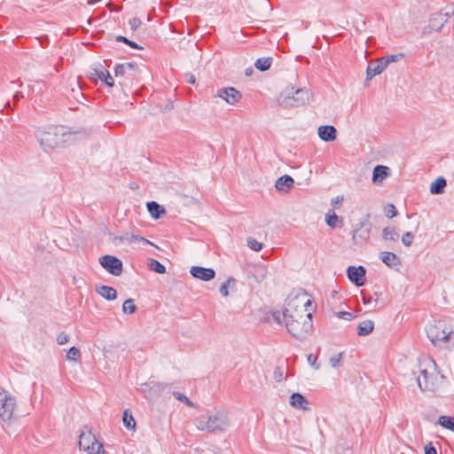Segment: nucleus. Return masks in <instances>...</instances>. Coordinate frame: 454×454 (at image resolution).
I'll list each match as a JSON object with an SVG mask.
<instances>
[{
    "instance_id": "f257e3e1",
    "label": "nucleus",
    "mask_w": 454,
    "mask_h": 454,
    "mask_svg": "<svg viewBox=\"0 0 454 454\" xmlns=\"http://www.w3.org/2000/svg\"><path fill=\"white\" fill-rule=\"evenodd\" d=\"M272 317L278 324L284 323L288 333L297 340H305L312 332L311 312H308L306 315L298 312L293 313L290 308H286L282 313L280 311L273 312Z\"/></svg>"
},
{
    "instance_id": "f03ea898",
    "label": "nucleus",
    "mask_w": 454,
    "mask_h": 454,
    "mask_svg": "<svg viewBox=\"0 0 454 454\" xmlns=\"http://www.w3.org/2000/svg\"><path fill=\"white\" fill-rule=\"evenodd\" d=\"M413 373L421 391H436L445 378L438 371L434 360L430 357L419 360L418 371Z\"/></svg>"
},
{
    "instance_id": "7ed1b4c3",
    "label": "nucleus",
    "mask_w": 454,
    "mask_h": 454,
    "mask_svg": "<svg viewBox=\"0 0 454 454\" xmlns=\"http://www.w3.org/2000/svg\"><path fill=\"white\" fill-rule=\"evenodd\" d=\"M430 341L439 348H454V318L445 317L429 323L426 328Z\"/></svg>"
},
{
    "instance_id": "20e7f679",
    "label": "nucleus",
    "mask_w": 454,
    "mask_h": 454,
    "mask_svg": "<svg viewBox=\"0 0 454 454\" xmlns=\"http://www.w3.org/2000/svg\"><path fill=\"white\" fill-rule=\"evenodd\" d=\"M36 137L44 150L64 146L74 142L75 133L67 131L62 126H50L37 131Z\"/></svg>"
},
{
    "instance_id": "39448f33",
    "label": "nucleus",
    "mask_w": 454,
    "mask_h": 454,
    "mask_svg": "<svg viewBox=\"0 0 454 454\" xmlns=\"http://www.w3.org/2000/svg\"><path fill=\"white\" fill-rule=\"evenodd\" d=\"M227 425L226 416L219 412L211 416L201 415L195 419V426L200 431H223Z\"/></svg>"
},
{
    "instance_id": "423d86ee",
    "label": "nucleus",
    "mask_w": 454,
    "mask_h": 454,
    "mask_svg": "<svg viewBox=\"0 0 454 454\" xmlns=\"http://www.w3.org/2000/svg\"><path fill=\"white\" fill-rule=\"evenodd\" d=\"M309 91L307 89H297L294 91V88L286 90V95L281 97L280 105L284 107H298L304 106L309 100Z\"/></svg>"
},
{
    "instance_id": "0eeeda50",
    "label": "nucleus",
    "mask_w": 454,
    "mask_h": 454,
    "mask_svg": "<svg viewBox=\"0 0 454 454\" xmlns=\"http://www.w3.org/2000/svg\"><path fill=\"white\" fill-rule=\"evenodd\" d=\"M82 431L79 435V448L88 451L89 454H104L103 444L99 442L90 429Z\"/></svg>"
},
{
    "instance_id": "6e6552de",
    "label": "nucleus",
    "mask_w": 454,
    "mask_h": 454,
    "mask_svg": "<svg viewBox=\"0 0 454 454\" xmlns=\"http://www.w3.org/2000/svg\"><path fill=\"white\" fill-rule=\"evenodd\" d=\"M16 407L15 398L0 387V418L4 421L12 419Z\"/></svg>"
},
{
    "instance_id": "1a4fd4ad",
    "label": "nucleus",
    "mask_w": 454,
    "mask_h": 454,
    "mask_svg": "<svg viewBox=\"0 0 454 454\" xmlns=\"http://www.w3.org/2000/svg\"><path fill=\"white\" fill-rule=\"evenodd\" d=\"M100 265L110 274L120 276L123 270L122 262L114 255H104L99 258Z\"/></svg>"
},
{
    "instance_id": "9d476101",
    "label": "nucleus",
    "mask_w": 454,
    "mask_h": 454,
    "mask_svg": "<svg viewBox=\"0 0 454 454\" xmlns=\"http://www.w3.org/2000/svg\"><path fill=\"white\" fill-rule=\"evenodd\" d=\"M215 97L223 98L230 105H235L241 99L242 95L240 91L234 87H227L219 89Z\"/></svg>"
},
{
    "instance_id": "9b49d317",
    "label": "nucleus",
    "mask_w": 454,
    "mask_h": 454,
    "mask_svg": "<svg viewBox=\"0 0 454 454\" xmlns=\"http://www.w3.org/2000/svg\"><path fill=\"white\" fill-rule=\"evenodd\" d=\"M366 270L364 266L360 265L348 266L347 269V275L348 279L354 283L356 286H362L365 282Z\"/></svg>"
},
{
    "instance_id": "f8f14e48",
    "label": "nucleus",
    "mask_w": 454,
    "mask_h": 454,
    "mask_svg": "<svg viewBox=\"0 0 454 454\" xmlns=\"http://www.w3.org/2000/svg\"><path fill=\"white\" fill-rule=\"evenodd\" d=\"M191 275L202 281H209L215 277V271L212 268L192 266L190 270Z\"/></svg>"
},
{
    "instance_id": "ddd939ff",
    "label": "nucleus",
    "mask_w": 454,
    "mask_h": 454,
    "mask_svg": "<svg viewBox=\"0 0 454 454\" xmlns=\"http://www.w3.org/2000/svg\"><path fill=\"white\" fill-rule=\"evenodd\" d=\"M450 18V12H436L429 20V27L434 31H440Z\"/></svg>"
},
{
    "instance_id": "4468645a",
    "label": "nucleus",
    "mask_w": 454,
    "mask_h": 454,
    "mask_svg": "<svg viewBox=\"0 0 454 454\" xmlns=\"http://www.w3.org/2000/svg\"><path fill=\"white\" fill-rule=\"evenodd\" d=\"M371 224L365 221H359L354 227L353 230V239L355 240L356 238L366 241L371 233Z\"/></svg>"
},
{
    "instance_id": "2eb2a0df",
    "label": "nucleus",
    "mask_w": 454,
    "mask_h": 454,
    "mask_svg": "<svg viewBox=\"0 0 454 454\" xmlns=\"http://www.w3.org/2000/svg\"><path fill=\"white\" fill-rule=\"evenodd\" d=\"M318 137L325 142H332L336 139L337 130L333 125H322L317 129Z\"/></svg>"
},
{
    "instance_id": "dca6fc26",
    "label": "nucleus",
    "mask_w": 454,
    "mask_h": 454,
    "mask_svg": "<svg viewBox=\"0 0 454 454\" xmlns=\"http://www.w3.org/2000/svg\"><path fill=\"white\" fill-rule=\"evenodd\" d=\"M290 404L294 408L301 409L302 411L309 410V403L306 397L300 393H293L290 396Z\"/></svg>"
},
{
    "instance_id": "f3484780",
    "label": "nucleus",
    "mask_w": 454,
    "mask_h": 454,
    "mask_svg": "<svg viewBox=\"0 0 454 454\" xmlns=\"http://www.w3.org/2000/svg\"><path fill=\"white\" fill-rule=\"evenodd\" d=\"M90 76L99 79L106 86L113 87L114 84V80L111 76L110 73L103 67L99 69H93V71L90 73Z\"/></svg>"
},
{
    "instance_id": "a211bd4d",
    "label": "nucleus",
    "mask_w": 454,
    "mask_h": 454,
    "mask_svg": "<svg viewBox=\"0 0 454 454\" xmlns=\"http://www.w3.org/2000/svg\"><path fill=\"white\" fill-rule=\"evenodd\" d=\"M380 258L389 268H398L401 265L400 258L392 252H380Z\"/></svg>"
},
{
    "instance_id": "6ab92c4d",
    "label": "nucleus",
    "mask_w": 454,
    "mask_h": 454,
    "mask_svg": "<svg viewBox=\"0 0 454 454\" xmlns=\"http://www.w3.org/2000/svg\"><path fill=\"white\" fill-rule=\"evenodd\" d=\"M386 69L380 59H377L375 62H372L367 66L366 68V80L372 79L375 75L380 74Z\"/></svg>"
},
{
    "instance_id": "aec40b11",
    "label": "nucleus",
    "mask_w": 454,
    "mask_h": 454,
    "mask_svg": "<svg viewBox=\"0 0 454 454\" xmlns=\"http://www.w3.org/2000/svg\"><path fill=\"white\" fill-rule=\"evenodd\" d=\"M96 292L107 301H114L117 297V291L109 286L98 285L96 286Z\"/></svg>"
},
{
    "instance_id": "412c9836",
    "label": "nucleus",
    "mask_w": 454,
    "mask_h": 454,
    "mask_svg": "<svg viewBox=\"0 0 454 454\" xmlns=\"http://www.w3.org/2000/svg\"><path fill=\"white\" fill-rule=\"evenodd\" d=\"M389 175V168L383 165H377L372 172V183H381Z\"/></svg>"
},
{
    "instance_id": "4be33fe9",
    "label": "nucleus",
    "mask_w": 454,
    "mask_h": 454,
    "mask_svg": "<svg viewBox=\"0 0 454 454\" xmlns=\"http://www.w3.org/2000/svg\"><path fill=\"white\" fill-rule=\"evenodd\" d=\"M137 69V65L134 62H126L116 64L114 67V74L116 77H122L129 71H136Z\"/></svg>"
},
{
    "instance_id": "5701e85b",
    "label": "nucleus",
    "mask_w": 454,
    "mask_h": 454,
    "mask_svg": "<svg viewBox=\"0 0 454 454\" xmlns=\"http://www.w3.org/2000/svg\"><path fill=\"white\" fill-rule=\"evenodd\" d=\"M294 183V181L292 176L289 175H284L277 179L275 188L279 192L287 191L293 186Z\"/></svg>"
},
{
    "instance_id": "b1692460",
    "label": "nucleus",
    "mask_w": 454,
    "mask_h": 454,
    "mask_svg": "<svg viewBox=\"0 0 454 454\" xmlns=\"http://www.w3.org/2000/svg\"><path fill=\"white\" fill-rule=\"evenodd\" d=\"M147 210L154 219H159L161 215L165 214V208L156 201H149L146 204Z\"/></svg>"
},
{
    "instance_id": "393cba45",
    "label": "nucleus",
    "mask_w": 454,
    "mask_h": 454,
    "mask_svg": "<svg viewBox=\"0 0 454 454\" xmlns=\"http://www.w3.org/2000/svg\"><path fill=\"white\" fill-rule=\"evenodd\" d=\"M447 184L446 179L442 176L437 177L430 185V192L434 195L442 194Z\"/></svg>"
},
{
    "instance_id": "a878e982",
    "label": "nucleus",
    "mask_w": 454,
    "mask_h": 454,
    "mask_svg": "<svg viewBox=\"0 0 454 454\" xmlns=\"http://www.w3.org/2000/svg\"><path fill=\"white\" fill-rule=\"evenodd\" d=\"M374 329V323L372 320H364L357 326V334L359 336H366Z\"/></svg>"
},
{
    "instance_id": "bb28decb",
    "label": "nucleus",
    "mask_w": 454,
    "mask_h": 454,
    "mask_svg": "<svg viewBox=\"0 0 454 454\" xmlns=\"http://www.w3.org/2000/svg\"><path fill=\"white\" fill-rule=\"evenodd\" d=\"M122 421L124 427L129 430L136 429V421L129 409L123 411Z\"/></svg>"
},
{
    "instance_id": "cd10ccee",
    "label": "nucleus",
    "mask_w": 454,
    "mask_h": 454,
    "mask_svg": "<svg viewBox=\"0 0 454 454\" xmlns=\"http://www.w3.org/2000/svg\"><path fill=\"white\" fill-rule=\"evenodd\" d=\"M382 237L385 240L395 242L399 239V233L394 227H386L382 231Z\"/></svg>"
},
{
    "instance_id": "c85d7f7f",
    "label": "nucleus",
    "mask_w": 454,
    "mask_h": 454,
    "mask_svg": "<svg viewBox=\"0 0 454 454\" xmlns=\"http://www.w3.org/2000/svg\"><path fill=\"white\" fill-rule=\"evenodd\" d=\"M120 240L122 242L129 243V244L137 242V241L143 242L145 244H151V242L148 239H146L145 238H143L141 236L135 235V234H129V233H126L124 236L120 237Z\"/></svg>"
},
{
    "instance_id": "c756f323",
    "label": "nucleus",
    "mask_w": 454,
    "mask_h": 454,
    "mask_svg": "<svg viewBox=\"0 0 454 454\" xmlns=\"http://www.w3.org/2000/svg\"><path fill=\"white\" fill-rule=\"evenodd\" d=\"M271 64H272V58H270V57L260 58L255 61L254 67L258 70L264 72L270 68Z\"/></svg>"
},
{
    "instance_id": "7c9ffc66",
    "label": "nucleus",
    "mask_w": 454,
    "mask_h": 454,
    "mask_svg": "<svg viewBox=\"0 0 454 454\" xmlns=\"http://www.w3.org/2000/svg\"><path fill=\"white\" fill-rule=\"evenodd\" d=\"M438 423L442 427L454 432V417L442 415L438 419Z\"/></svg>"
},
{
    "instance_id": "2f4dec72",
    "label": "nucleus",
    "mask_w": 454,
    "mask_h": 454,
    "mask_svg": "<svg viewBox=\"0 0 454 454\" xmlns=\"http://www.w3.org/2000/svg\"><path fill=\"white\" fill-rule=\"evenodd\" d=\"M148 268L150 270L159 274L166 272V267L156 259H150L148 262Z\"/></svg>"
},
{
    "instance_id": "473e14b6",
    "label": "nucleus",
    "mask_w": 454,
    "mask_h": 454,
    "mask_svg": "<svg viewBox=\"0 0 454 454\" xmlns=\"http://www.w3.org/2000/svg\"><path fill=\"white\" fill-rule=\"evenodd\" d=\"M403 57H404V54L401 52V53H398V54L387 55V56H384L382 58H380V59L382 62V64L385 66V67L387 68V67L390 63L397 62L400 59H402Z\"/></svg>"
},
{
    "instance_id": "72a5a7b5",
    "label": "nucleus",
    "mask_w": 454,
    "mask_h": 454,
    "mask_svg": "<svg viewBox=\"0 0 454 454\" xmlns=\"http://www.w3.org/2000/svg\"><path fill=\"white\" fill-rule=\"evenodd\" d=\"M137 310V306L134 303V300L129 298L127 299L122 304V312L125 314H133Z\"/></svg>"
},
{
    "instance_id": "f704fd0d",
    "label": "nucleus",
    "mask_w": 454,
    "mask_h": 454,
    "mask_svg": "<svg viewBox=\"0 0 454 454\" xmlns=\"http://www.w3.org/2000/svg\"><path fill=\"white\" fill-rule=\"evenodd\" d=\"M67 359L77 362L81 359V352L76 347H71L67 352Z\"/></svg>"
},
{
    "instance_id": "c9c22d12",
    "label": "nucleus",
    "mask_w": 454,
    "mask_h": 454,
    "mask_svg": "<svg viewBox=\"0 0 454 454\" xmlns=\"http://www.w3.org/2000/svg\"><path fill=\"white\" fill-rule=\"evenodd\" d=\"M235 285V279L233 278H229L220 287V294L223 297H227L229 295L228 288L230 286H233Z\"/></svg>"
},
{
    "instance_id": "e433bc0d",
    "label": "nucleus",
    "mask_w": 454,
    "mask_h": 454,
    "mask_svg": "<svg viewBox=\"0 0 454 454\" xmlns=\"http://www.w3.org/2000/svg\"><path fill=\"white\" fill-rule=\"evenodd\" d=\"M117 42L124 43L125 44L129 45V47L133 49H143L140 47L136 42L129 40V38L123 36V35H118L115 39Z\"/></svg>"
},
{
    "instance_id": "4c0bfd02",
    "label": "nucleus",
    "mask_w": 454,
    "mask_h": 454,
    "mask_svg": "<svg viewBox=\"0 0 454 454\" xmlns=\"http://www.w3.org/2000/svg\"><path fill=\"white\" fill-rule=\"evenodd\" d=\"M247 247L254 251H260L262 248V244L259 241H257L254 238H248L247 239Z\"/></svg>"
},
{
    "instance_id": "58836bf2",
    "label": "nucleus",
    "mask_w": 454,
    "mask_h": 454,
    "mask_svg": "<svg viewBox=\"0 0 454 454\" xmlns=\"http://www.w3.org/2000/svg\"><path fill=\"white\" fill-rule=\"evenodd\" d=\"M173 395L176 399L184 403L189 407H193L194 403L184 394L180 392H173Z\"/></svg>"
},
{
    "instance_id": "ea45409f",
    "label": "nucleus",
    "mask_w": 454,
    "mask_h": 454,
    "mask_svg": "<svg viewBox=\"0 0 454 454\" xmlns=\"http://www.w3.org/2000/svg\"><path fill=\"white\" fill-rule=\"evenodd\" d=\"M339 221V216L333 212L332 215L327 214L325 215L326 224L332 228L336 227V223Z\"/></svg>"
},
{
    "instance_id": "a19ab883",
    "label": "nucleus",
    "mask_w": 454,
    "mask_h": 454,
    "mask_svg": "<svg viewBox=\"0 0 454 454\" xmlns=\"http://www.w3.org/2000/svg\"><path fill=\"white\" fill-rule=\"evenodd\" d=\"M398 212L393 204H388L385 208V215L387 218H393L397 215Z\"/></svg>"
},
{
    "instance_id": "79ce46f5",
    "label": "nucleus",
    "mask_w": 454,
    "mask_h": 454,
    "mask_svg": "<svg viewBox=\"0 0 454 454\" xmlns=\"http://www.w3.org/2000/svg\"><path fill=\"white\" fill-rule=\"evenodd\" d=\"M342 357H343V353L340 352L338 355L332 356L329 359V364H331V366L333 368H338L340 364V361H341Z\"/></svg>"
},
{
    "instance_id": "37998d69",
    "label": "nucleus",
    "mask_w": 454,
    "mask_h": 454,
    "mask_svg": "<svg viewBox=\"0 0 454 454\" xmlns=\"http://www.w3.org/2000/svg\"><path fill=\"white\" fill-rule=\"evenodd\" d=\"M413 234L411 231H406L402 237V242L405 247H410L413 241Z\"/></svg>"
},
{
    "instance_id": "c03bdc74",
    "label": "nucleus",
    "mask_w": 454,
    "mask_h": 454,
    "mask_svg": "<svg viewBox=\"0 0 454 454\" xmlns=\"http://www.w3.org/2000/svg\"><path fill=\"white\" fill-rule=\"evenodd\" d=\"M69 341V336L65 332H61L57 336V342L59 345H64Z\"/></svg>"
},
{
    "instance_id": "a18cd8bd",
    "label": "nucleus",
    "mask_w": 454,
    "mask_h": 454,
    "mask_svg": "<svg viewBox=\"0 0 454 454\" xmlns=\"http://www.w3.org/2000/svg\"><path fill=\"white\" fill-rule=\"evenodd\" d=\"M337 317L347 321H350L354 318L353 314L348 311H340L337 313Z\"/></svg>"
},
{
    "instance_id": "49530a36",
    "label": "nucleus",
    "mask_w": 454,
    "mask_h": 454,
    "mask_svg": "<svg viewBox=\"0 0 454 454\" xmlns=\"http://www.w3.org/2000/svg\"><path fill=\"white\" fill-rule=\"evenodd\" d=\"M129 23L130 28L133 31H135L140 27L141 20L139 18L135 17V18L130 19Z\"/></svg>"
},
{
    "instance_id": "de8ad7c7",
    "label": "nucleus",
    "mask_w": 454,
    "mask_h": 454,
    "mask_svg": "<svg viewBox=\"0 0 454 454\" xmlns=\"http://www.w3.org/2000/svg\"><path fill=\"white\" fill-rule=\"evenodd\" d=\"M317 357L316 356H314L313 354H309L308 356H307V361L308 363L314 368L316 369H318L319 368V364H317Z\"/></svg>"
},
{
    "instance_id": "09e8293b",
    "label": "nucleus",
    "mask_w": 454,
    "mask_h": 454,
    "mask_svg": "<svg viewBox=\"0 0 454 454\" xmlns=\"http://www.w3.org/2000/svg\"><path fill=\"white\" fill-rule=\"evenodd\" d=\"M362 301L364 305H368L372 303V298L370 295H367L364 291H361Z\"/></svg>"
},
{
    "instance_id": "8fccbe9b",
    "label": "nucleus",
    "mask_w": 454,
    "mask_h": 454,
    "mask_svg": "<svg viewBox=\"0 0 454 454\" xmlns=\"http://www.w3.org/2000/svg\"><path fill=\"white\" fill-rule=\"evenodd\" d=\"M425 454H437V450L435 447L429 443L425 446Z\"/></svg>"
},
{
    "instance_id": "3c124183",
    "label": "nucleus",
    "mask_w": 454,
    "mask_h": 454,
    "mask_svg": "<svg viewBox=\"0 0 454 454\" xmlns=\"http://www.w3.org/2000/svg\"><path fill=\"white\" fill-rule=\"evenodd\" d=\"M185 81L188 82V83H191V84H194L195 83V76L192 74H185Z\"/></svg>"
},
{
    "instance_id": "603ef678",
    "label": "nucleus",
    "mask_w": 454,
    "mask_h": 454,
    "mask_svg": "<svg viewBox=\"0 0 454 454\" xmlns=\"http://www.w3.org/2000/svg\"><path fill=\"white\" fill-rule=\"evenodd\" d=\"M21 98H23V94L22 92L20 91H17L14 95H13V99L14 101H19Z\"/></svg>"
},
{
    "instance_id": "864d4df0",
    "label": "nucleus",
    "mask_w": 454,
    "mask_h": 454,
    "mask_svg": "<svg viewBox=\"0 0 454 454\" xmlns=\"http://www.w3.org/2000/svg\"><path fill=\"white\" fill-rule=\"evenodd\" d=\"M308 293L305 290L301 289L296 296V299H299L301 296H308Z\"/></svg>"
},
{
    "instance_id": "5fc2aeb1",
    "label": "nucleus",
    "mask_w": 454,
    "mask_h": 454,
    "mask_svg": "<svg viewBox=\"0 0 454 454\" xmlns=\"http://www.w3.org/2000/svg\"><path fill=\"white\" fill-rule=\"evenodd\" d=\"M100 1L101 0H88L87 1V4L88 5H94V4H98V3H99Z\"/></svg>"
},
{
    "instance_id": "6e6d98bb",
    "label": "nucleus",
    "mask_w": 454,
    "mask_h": 454,
    "mask_svg": "<svg viewBox=\"0 0 454 454\" xmlns=\"http://www.w3.org/2000/svg\"><path fill=\"white\" fill-rule=\"evenodd\" d=\"M311 304H312V301H311L310 299H308V300L304 302L303 306H304L305 309H308V307H309V306H310Z\"/></svg>"
},
{
    "instance_id": "4d7b16f0",
    "label": "nucleus",
    "mask_w": 454,
    "mask_h": 454,
    "mask_svg": "<svg viewBox=\"0 0 454 454\" xmlns=\"http://www.w3.org/2000/svg\"><path fill=\"white\" fill-rule=\"evenodd\" d=\"M252 72H253V69H252V68H247V69L246 70V74H247V75H249Z\"/></svg>"
},
{
    "instance_id": "13d9d810",
    "label": "nucleus",
    "mask_w": 454,
    "mask_h": 454,
    "mask_svg": "<svg viewBox=\"0 0 454 454\" xmlns=\"http://www.w3.org/2000/svg\"><path fill=\"white\" fill-rule=\"evenodd\" d=\"M339 203V198H336V200H333V204H338Z\"/></svg>"
},
{
    "instance_id": "bf43d9fd",
    "label": "nucleus",
    "mask_w": 454,
    "mask_h": 454,
    "mask_svg": "<svg viewBox=\"0 0 454 454\" xmlns=\"http://www.w3.org/2000/svg\"><path fill=\"white\" fill-rule=\"evenodd\" d=\"M5 107H11V104H10V102H9V101H8V102H6V104H5Z\"/></svg>"
}]
</instances>
